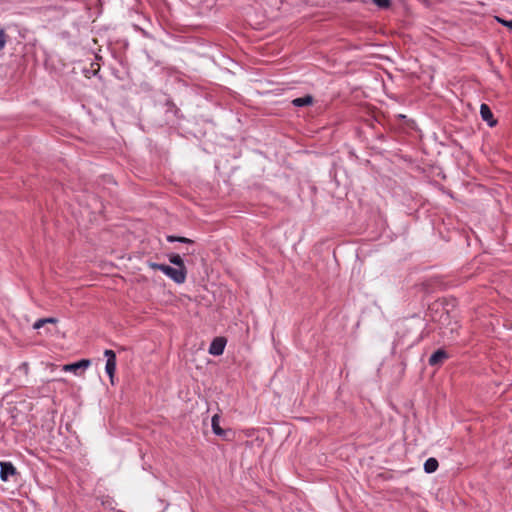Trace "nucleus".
I'll list each match as a JSON object with an SVG mask.
<instances>
[{"mask_svg":"<svg viewBox=\"0 0 512 512\" xmlns=\"http://www.w3.org/2000/svg\"><path fill=\"white\" fill-rule=\"evenodd\" d=\"M226 345V339L223 337H216L210 344L209 353L214 356L223 354Z\"/></svg>","mask_w":512,"mask_h":512,"instance_id":"obj_3","label":"nucleus"},{"mask_svg":"<svg viewBox=\"0 0 512 512\" xmlns=\"http://www.w3.org/2000/svg\"><path fill=\"white\" fill-rule=\"evenodd\" d=\"M45 321H44V318L42 319H39L37 320L34 324H33V328L34 329H40L41 327H43L45 325Z\"/></svg>","mask_w":512,"mask_h":512,"instance_id":"obj_16","label":"nucleus"},{"mask_svg":"<svg viewBox=\"0 0 512 512\" xmlns=\"http://www.w3.org/2000/svg\"><path fill=\"white\" fill-rule=\"evenodd\" d=\"M480 114L484 121L488 123L489 126H494L496 121L493 119V114L491 109L487 104H482L480 107Z\"/></svg>","mask_w":512,"mask_h":512,"instance_id":"obj_7","label":"nucleus"},{"mask_svg":"<svg viewBox=\"0 0 512 512\" xmlns=\"http://www.w3.org/2000/svg\"><path fill=\"white\" fill-rule=\"evenodd\" d=\"M496 20L506 26L510 31H512V20H503L499 17H496Z\"/></svg>","mask_w":512,"mask_h":512,"instance_id":"obj_15","label":"nucleus"},{"mask_svg":"<svg viewBox=\"0 0 512 512\" xmlns=\"http://www.w3.org/2000/svg\"><path fill=\"white\" fill-rule=\"evenodd\" d=\"M211 426H212V430H213L214 434H216L220 437H223L224 439H227L226 436H227L228 431L221 428L220 416L218 414H215L212 417Z\"/></svg>","mask_w":512,"mask_h":512,"instance_id":"obj_6","label":"nucleus"},{"mask_svg":"<svg viewBox=\"0 0 512 512\" xmlns=\"http://www.w3.org/2000/svg\"><path fill=\"white\" fill-rule=\"evenodd\" d=\"M0 467V478L4 482L8 481L10 476H14L17 473L16 468L11 462L2 461L0 462Z\"/></svg>","mask_w":512,"mask_h":512,"instance_id":"obj_4","label":"nucleus"},{"mask_svg":"<svg viewBox=\"0 0 512 512\" xmlns=\"http://www.w3.org/2000/svg\"><path fill=\"white\" fill-rule=\"evenodd\" d=\"M90 365V361L83 359L79 362L66 364L63 366V371L77 373L80 368H87Z\"/></svg>","mask_w":512,"mask_h":512,"instance_id":"obj_8","label":"nucleus"},{"mask_svg":"<svg viewBox=\"0 0 512 512\" xmlns=\"http://www.w3.org/2000/svg\"><path fill=\"white\" fill-rule=\"evenodd\" d=\"M438 461L436 458H428L424 463V470L426 473H433L438 468Z\"/></svg>","mask_w":512,"mask_h":512,"instance_id":"obj_9","label":"nucleus"},{"mask_svg":"<svg viewBox=\"0 0 512 512\" xmlns=\"http://www.w3.org/2000/svg\"><path fill=\"white\" fill-rule=\"evenodd\" d=\"M83 73L85 74V76H86L87 78H90V77H91V75H96L97 70H94V69L92 70V69H86V68H85V69L83 70Z\"/></svg>","mask_w":512,"mask_h":512,"instance_id":"obj_17","label":"nucleus"},{"mask_svg":"<svg viewBox=\"0 0 512 512\" xmlns=\"http://www.w3.org/2000/svg\"><path fill=\"white\" fill-rule=\"evenodd\" d=\"M169 261L172 264H174L175 266H177L176 268L186 269L184 261H183L182 257L179 254H175V253L170 254L169 255Z\"/></svg>","mask_w":512,"mask_h":512,"instance_id":"obj_11","label":"nucleus"},{"mask_svg":"<svg viewBox=\"0 0 512 512\" xmlns=\"http://www.w3.org/2000/svg\"><path fill=\"white\" fill-rule=\"evenodd\" d=\"M104 356L107 358L105 370L113 384V378L116 371V354L113 350L107 349L104 351Z\"/></svg>","mask_w":512,"mask_h":512,"instance_id":"obj_2","label":"nucleus"},{"mask_svg":"<svg viewBox=\"0 0 512 512\" xmlns=\"http://www.w3.org/2000/svg\"><path fill=\"white\" fill-rule=\"evenodd\" d=\"M167 241H169V242L179 241V242L187 243V244H192L193 243V241L191 239H189V238L177 237V236H172V235L167 236Z\"/></svg>","mask_w":512,"mask_h":512,"instance_id":"obj_12","label":"nucleus"},{"mask_svg":"<svg viewBox=\"0 0 512 512\" xmlns=\"http://www.w3.org/2000/svg\"><path fill=\"white\" fill-rule=\"evenodd\" d=\"M7 41L5 30L0 26V51L4 48Z\"/></svg>","mask_w":512,"mask_h":512,"instance_id":"obj_13","label":"nucleus"},{"mask_svg":"<svg viewBox=\"0 0 512 512\" xmlns=\"http://www.w3.org/2000/svg\"><path fill=\"white\" fill-rule=\"evenodd\" d=\"M448 358V354L443 349H438L429 358V364L431 366L441 365Z\"/></svg>","mask_w":512,"mask_h":512,"instance_id":"obj_5","label":"nucleus"},{"mask_svg":"<svg viewBox=\"0 0 512 512\" xmlns=\"http://www.w3.org/2000/svg\"><path fill=\"white\" fill-rule=\"evenodd\" d=\"M313 98L310 95H306L304 97L295 98L292 103L294 106L302 107L312 104Z\"/></svg>","mask_w":512,"mask_h":512,"instance_id":"obj_10","label":"nucleus"},{"mask_svg":"<svg viewBox=\"0 0 512 512\" xmlns=\"http://www.w3.org/2000/svg\"><path fill=\"white\" fill-rule=\"evenodd\" d=\"M44 321L45 323H56L57 322V319L56 318H44Z\"/></svg>","mask_w":512,"mask_h":512,"instance_id":"obj_18","label":"nucleus"},{"mask_svg":"<svg viewBox=\"0 0 512 512\" xmlns=\"http://www.w3.org/2000/svg\"><path fill=\"white\" fill-rule=\"evenodd\" d=\"M148 266L153 270H160L177 284H182L186 280L187 269L173 268L165 264L148 262Z\"/></svg>","mask_w":512,"mask_h":512,"instance_id":"obj_1","label":"nucleus"},{"mask_svg":"<svg viewBox=\"0 0 512 512\" xmlns=\"http://www.w3.org/2000/svg\"><path fill=\"white\" fill-rule=\"evenodd\" d=\"M373 3L380 8H388L390 6V0H373Z\"/></svg>","mask_w":512,"mask_h":512,"instance_id":"obj_14","label":"nucleus"}]
</instances>
